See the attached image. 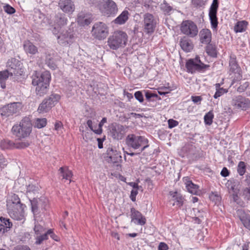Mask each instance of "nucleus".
<instances>
[{
  "label": "nucleus",
  "mask_w": 250,
  "mask_h": 250,
  "mask_svg": "<svg viewBox=\"0 0 250 250\" xmlns=\"http://www.w3.org/2000/svg\"><path fill=\"white\" fill-rule=\"evenodd\" d=\"M34 21L37 23L42 24L46 22L47 20L44 14L38 10L35 12L34 15Z\"/></svg>",
  "instance_id": "nucleus-33"
},
{
  "label": "nucleus",
  "mask_w": 250,
  "mask_h": 250,
  "mask_svg": "<svg viewBox=\"0 0 250 250\" xmlns=\"http://www.w3.org/2000/svg\"><path fill=\"white\" fill-rule=\"evenodd\" d=\"M231 104L235 109L246 110L250 107V101L242 96L234 97Z\"/></svg>",
  "instance_id": "nucleus-15"
},
{
  "label": "nucleus",
  "mask_w": 250,
  "mask_h": 250,
  "mask_svg": "<svg viewBox=\"0 0 250 250\" xmlns=\"http://www.w3.org/2000/svg\"><path fill=\"white\" fill-rule=\"evenodd\" d=\"M48 236L50 235V237L56 241L59 240V237L56 235L51 229H50L47 231Z\"/></svg>",
  "instance_id": "nucleus-60"
},
{
  "label": "nucleus",
  "mask_w": 250,
  "mask_h": 250,
  "mask_svg": "<svg viewBox=\"0 0 250 250\" xmlns=\"http://www.w3.org/2000/svg\"><path fill=\"white\" fill-rule=\"evenodd\" d=\"M32 83L36 86V91L38 95L42 96L46 94L51 81V74L49 71H45L41 73L35 72L32 75Z\"/></svg>",
  "instance_id": "nucleus-1"
},
{
  "label": "nucleus",
  "mask_w": 250,
  "mask_h": 250,
  "mask_svg": "<svg viewBox=\"0 0 250 250\" xmlns=\"http://www.w3.org/2000/svg\"><path fill=\"white\" fill-rule=\"evenodd\" d=\"M199 38L202 44H209L212 40V33L209 29L203 28L199 32Z\"/></svg>",
  "instance_id": "nucleus-22"
},
{
  "label": "nucleus",
  "mask_w": 250,
  "mask_h": 250,
  "mask_svg": "<svg viewBox=\"0 0 250 250\" xmlns=\"http://www.w3.org/2000/svg\"><path fill=\"white\" fill-rule=\"evenodd\" d=\"M130 217L131 222L134 224L144 226L146 222V217L139 211L136 210L134 208H130Z\"/></svg>",
  "instance_id": "nucleus-17"
},
{
  "label": "nucleus",
  "mask_w": 250,
  "mask_h": 250,
  "mask_svg": "<svg viewBox=\"0 0 250 250\" xmlns=\"http://www.w3.org/2000/svg\"><path fill=\"white\" fill-rule=\"evenodd\" d=\"M34 231L37 235L41 234L44 231L42 227L40 225H36L34 227Z\"/></svg>",
  "instance_id": "nucleus-62"
},
{
  "label": "nucleus",
  "mask_w": 250,
  "mask_h": 250,
  "mask_svg": "<svg viewBox=\"0 0 250 250\" xmlns=\"http://www.w3.org/2000/svg\"><path fill=\"white\" fill-rule=\"evenodd\" d=\"M209 199L215 204L220 203L221 200V196L217 192H212L209 195Z\"/></svg>",
  "instance_id": "nucleus-45"
},
{
  "label": "nucleus",
  "mask_w": 250,
  "mask_h": 250,
  "mask_svg": "<svg viewBox=\"0 0 250 250\" xmlns=\"http://www.w3.org/2000/svg\"><path fill=\"white\" fill-rule=\"evenodd\" d=\"M54 128L58 132V133L62 132L63 125L61 122L57 121L54 125Z\"/></svg>",
  "instance_id": "nucleus-57"
},
{
  "label": "nucleus",
  "mask_w": 250,
  "mask_h": 250,
  "mask_svg": "<svg viewBox=\"0 0 250 250\" xmlns=\"http://www.w3.org/2000/svg\"><path fill=\"white\" fill-rule=\"evenodd\" d=\"M218 5V0H213L212 3L209 8L208 13L211 27L213 30H217L218 24V18L217 17Z\"/></svg>",
  "instance_id": "nucleus-11"
},
{
  "label": "nucleus",
  "mask_w": 250,
  "mask_h": 250,
  "mask_svg": "<svg viewBox=\"0 0 250 250\" xmlns=\"http://www.w3.org/2000/svg\"><path fill=\"white\" fill-rule=\"evenodd\" d=\"M208 67L209 65L201 62L200 57L198 56L194 58L188 59L186 63L187 72L192 74L204 72Z\"/></svg>",
  "instance_id": "nucleus-6"
},
{
  "label": "nucleus",
  "mask_w": 250,
  "mask_h": 250,
  "mask_svg": "<svg viewBox=\"0 0 250 250\" xmlns=\"http://www.w3.org/2000/svg\"><path fill=\"white\" fill-rule=\"evenodd\" d=\"M4 11L8 14H13L15 13V9L9 4L3 6Z\"/></svg>",
  "instance_id": "nucleus-55"
},
{
  "label": "nucleus",
  "mask_w": 250,
  "mask_h": 250,
  "mask_svg": "<svg viewBox=\"0 0 250 250\" xmlns=\"http://www.w3.org/2000/svg\"><path fill=\"white\" fill-rule=\"evenodd\" d=\"M45 64L52 69H55L57 65L54 62L53 58L50 55H46L45 58Z\"/></svg>",
  "instance_id": "nucleus-42"
},
{
  "label": "nucleus",
  "mask_w": 250,
  "mask_h": 250,
  "mask_svg": "<svg viewBox=\"0 0 250 250\" xmlns=\"http://www.w3.org/2000/svg\"><path fill=\"white\" fill-rule=\"evenodd\" d=\"M20 105L19 103H13L3 106L0 108V114L5 117L12 116L19 111Z\"/></svg>",
  "instance_id": "nucleus-14"
},
{
  "label": "nucleus",
  "mask_w": 250,
  "mask_h": 250,
  "mask_svg": "<svg viewBox=\"0 0 250 250\" xmlns=\"http://www.w3.org/2000/svg\"><path fill=\"white\" fill-rule=\"evenodd\" d=\"M183 181L189 192L193 194H197L199 192V186L197 185L193 184L188 177H184Z\"/></svg>",
  "instance_id": "nucleus-26"
},
{
  "label": "nucleus",
  "mask_w": 250,
  "mask_h": 250,
  "mask_svg": "<svg viewBox=\"0 0 250 250\" xmlns=\"http://www.w3.org/2000/svg\"><path fill=\"white\" fill-rule=\"evenodd\" d=\"M241 222L246 228L250 230V215L249 214Z\"/></svg>",
  "instance_id": "nucleus-56"
},
{
  "label": "nucleus",
  "mask_w": 250,
  "mask_h": 250,
  "mask_svg": "<svg viewBox=\"0 0 250 250\" xmlns=\"http://www.w3.org/2000/svg\"><path fill=\"white\" fill-rule=\"evenodd\" d=\"M107 157L108 161L113 163H120L122 161V156L120 152L113 149L108 148L107 150Z\"/></svg>",
  "instance_id": "nucleus-23"
},
{
  "label": "nucleus",
  "mask_w": 250,
  "mask_h": 250,
  "mask_svg": "<svg viewBox=\"0 0 250 250\" xmlns=\"http://www.w3.org/2000/svg\"><path fill=\"white\" fill-rule=\"evenodd\" d=\"M249 86V82H245L241 84L237 88V91L239 92H243L245 91Z\"/></svg>",
  "instance_id": "nucleus-59"
},
{
  "label": "nucleus",
  "mask_w": 250,
  "mask_h": 250,
  "mask_svg": "<svg viewBox=\"0 0 250 250\" xmlns=\"http://www.w3.org/2000/svg\"><path fill=\"white\" fill-rule=\"evenodd\" d=\"M229 71L232 73H235L237 74L236 81L240 80L242 76L241 74V69L238 66V64L236 62V58L235 56H230V59L229 61Z\"/></svg>",
  "instance_id": "nucleus-21"
},
{
  "label": "nucleus",
  "mask_w": 250,
  "mask_h": 250,
  "mask_svg": "<svg viewBox=\"0 0 250 250\" xmlns=\"http://www.w3.org/2000/svg\"><path fill=\"white\" fill-rule=\"evenodd\" d=\"M214 115L212 110L209 111L204 116V122L207 125H210L213 122Z\"/></svg>",
  "instance_id": "nucleus-41"
},
{
  "label": "nucleus",
  "mask_w": 250,
  "mask_h": 250,
  "mask_svg": "<svg viewBox=\"0 0 250 250\" xmlns=\"http://www.w3.org/2000/svg\"><path fill=\"white\" fill-rule=\"evenodd\" d=\"M156 24V20L152 14L146 13L144 15L143 27L145 33L148 35H151L153 33Z\"/></svg>",
  "instance_id": "nucleus-10"
},
{
  "label": "nucleus",
  "mask_w": 250,
  "mask_h": 250,
  "mask_svg": "<svg viewBox=\"0 0 250 250\" xmlns=\"http://www.w3.org/2000/svg\"><path fill=\"white\" fill-rule=\"evenodd\" d=\"M248 25V22L245 21H242L237 22L234 26V31L235 32H243L246 31Z\"/></svg>",
  "instance_id": "nucleus-35"
},
{
  "label": "nucleus",
  "mask_w": 250,
  "mask_h": 250,
  "mask_svg": "<svg viewBox=\"0 0 250 250\" xmlns=\"http://www.w3.org/2000/svg\"><path fill=\"white\" fill-rule=\"evenodd\" d=\"M48 200L45 197H42L39 199L40 207L44 209H46L48 206Z\"/></svg>",
  "instance_id": "nucleus-50"
},
{
  "label": "nucleus",
  "mask_w": 250,
  "mask_h": 250,
  "mask_svg": "<svg viewBox=\"0 0 250 250\" xmlns=\"http://www.w3.org/2000/svg\"><path fill=\"white\" fill-rule=\"evenodd\" d=\"M60 99V95L57 94H51L48 98L46 99V100L48 102V105H50L51 108L54 106L59 102Z\"/></svg>",
  "instance_id": "nucleus-37"
},
{
  "label": "nucleus",
  "mask_w": 250,
  "mask_h": 250,
  "mask_svg": "<svg viewBox=\"0 0 250 250\" xmlns=\"http://www.w3.org/2000/svg\"><path fill=\"white\" fill-rule=\"evenodd\" d=\"M169 195L172 197V200L174 201L173 206L176 205L180 208L183 205L184 199L180 194L176 191H170Z\"/></svg>",
  "instance_id": "nucleus-31"
},
{
  "label": "nucleus",
  "mask_w": 250,
  "mask_h": 250,
  "mask_svg": "<svg viewBox=\"0 0 250 250\" xmlns=\"http://www.w3.org/2000/svg\"><path fill=\"white\" fill-rule=\"evenodd\" d=\"M23 49L25 53L32 55L38 53V49L32 42L29 41H25L23 42Z\"/></svg>",
  "instance_id": "nucleus-28"
},
{
  "label": "nucleus",
  "mask_w": 250,
  "mask_h": 250,
  "mask_svg": "<svg viewBox=\"0 0 250 250\" xmlns=\"http://www.w3.org/2000/svg\"><path fill=\"white\" fill-rule=\"evenodd\" d=\"M162 9L165 14H168L172 10V8L167 3L164 2L162 4Z\"/></svg>",
  "instance_id": "nucleus-52"
},
{
  "label": "nucleus",
  "mask_w": 250,
  "mask_h": 250,
  "mask_svg": "<svg viewBox=\"0 0 250 250\" xmlns=\"http://www.w3.org/2000/svg\"><path fill=\"white\" fill-rule=\"evenodd\" d=\"M9 76L11 75L7 69L0 71V83L2 88L4 89L6 87L5 81Z\"/></svg>",
  "instance_id": "nucleus-34"
},
{
  "label": "nucleus",
  "mask_w": 250,
  "mask_h": 250,
  "mask_svg": "<svg viewBox=\"0 0 250 250\" xmlns=\"http://www.w3.org/2000/svg\"><path fill=\"white\" fill-rule=\"evenodd\" d=\"M236 216L241 221L244 220L249 214H247L243 209H238L236 210Z\"/></svg>",
  "instance_id": "nucleus-49"
},
{
  "label": "nucleus",
  "mask_w": 250,
  "mask_h": 250,
  "mask_svg": "<svg viewBox=\"0 0 250 250\" xmlns=\"http://www.w3.org/2000/svg\"><path fill=\"white\" fill-rule=\"evenodd\" d=\"M241 194L245 200H250V187L243 188Z\"/></svg>",
  "instance_id": "nucleus-46"
},
{
  "label": "nucleus",
  "mask_w": 250,
  "mask_h": 250,
  "mask_svg": "<svg viewBox=\"0 0 250 250\" xmlns=\"http://www.w3.org/2000/svg\"><path fill=\"white\" fill-rule=\"evenodd\" d=\"M134 97L140 103L143 102L144 97L142 92L141 91H136L134 94Z\"/></svg>",
  "instance_id": "nucleus-58"
},
{
  "label": "nucleus",
  "mask_w": 250,
  "mask_h": 250,
  "mask_svg": "<svg viewBox=\"0 0 250 250\" xmlns=\"http://www.w3.org/2000/svg\"><path fill=\"white\" fill-rule=\"evenodd\" d=\"M47 120L46 118H37L35 123V127L38 128H42L46 126Z\"/></svg>",
  "instance_id": "nucleus-43"
},
{
  "label": "nucleus",
  "mask_w": 250,
  "mask_h": 250,
  "mask_svg": "<svg viewBox=\"0 0 250 250\" xmlns=\"http://www.w3.org/2000/svg\"><path fill=\"white\" fill-rule=\"evenodd\" d=\"M32 211L35 214L37 212L38 209L40 207V203H39V199H33L30 200Z\"/></svg>",
  "instance_id": "nucleus-44"
},
{
  "label": "nucleus",
  "mask_w": 250,
  "mask_h": 250,
  "mask_svg": "<svg viewBox=\"0 0 250 250\" xmlns=\"http://www.w3.org/2000/svg\"><path fill=\"white\" fill-rule=\"evenodd\" d=\"M207 45L206 48L207 53L210 56L216 57L217 56V51L215 46L210 44V43Z\"/></svg>",
  "instance_id": "nucleus-39"
},
{
  "label": "nucleus",
  "mask_w": 250,
  "mask_h": 250,
  "mask_svg": "<svg viewBox=\"0 0 250 250\" xmlns=\"http://www.w3.org/2000/svg\"><path fill=\"white\" fill-rule=\"evenodd\" d=\"M237 171L239 175L243 176L246 171V163L243 161H240L237 165Z\"/></svg>",
  "instance_id": "nucleus-40"
},
{
  "label": "nucleus",
  "mask_w": 250,
  "mask_h": 250,
  "mask_svg": "<svg viewBox=\"0 0 250 250\" xmlns=\"http://www.w3.org/2000/svg\"><path fill=\"white\" fill-rule=\"evenodd\" d=\"M6 67L11 76H21L23 72L21 62L15 58L9 59L7 62Z\"/></svg>",
  "instance_id": "nucleus-9"
},
{
  "label": "nucleus",
  "mask_w": 250,
  "mask_h": 250,
  "mask_svg": "<svg viewBox=\"0 0 250 250\" xmlns=\"http://www.w3.org/2000/svg\"><path fill=\"white\" fill-rule=\"evenodd\" d=\"M110 132L113 139L119 140L124 138L125 133V129L123 125L118 124L113 125Z\"/></svg>",
  "instance_id": "nucleus-20"
},
{
  "label": "nucleus",
  "mask_w": 250,
  "mask_h": 250,
  "mask_svg": "<svg viewBox=\"0 0 250 250\" xmlns=\"http://www.w3.org/2000/svg\"><path fill=\"white\" fill-rule=\"evenodd\" d=\"M192 3L195 7L204 6L206 4L204 0H192Z\"/></svg>",
  "instance_id": "nucleus-53"
},
{
  "label": "nucleus",
  "mask_w": 250,
  "mask_h": 250,
  "mask_svg": "<svg viewBox=\"0 0 250 250\" xmlns=\"http://www.w3.org/2000/svg\"><path fill=\"white\" fill-rule=\"evenodd\" d=\"M180 45L182 49L186 52H190L193 49V44L186 37L181 39Z\"/></svg>",
  "instance_id": "nucleus-32"
},
{
  "label": "nucleus",
  "mask_w": 250,
  "mask_h": 250,
  "mask_svg": "<svg viewBox=\"0 0 250 250\" xmlns=\"http://www.w3.org/2000/svg\"><path fill=\"white\" fill-rule=\"evenodd\" d=\"M59 7L66 14H72L75 10V6L72 0H60Z\"/></svg>",
  "instance_id": "nucleus-18"
},
{
  "label": "nucleus",
  "mask_w": 250,
  "mask_h": 250,
  "mask_svg": "<svg viewBox=\"0 0 250 250\" xmlns=\"http://www.w3.org/2000/svg\"><path fill=\"white\" fill-rule=\"evenodd\" d=\"M59 174L62 180H68L69 183L71 182V178L73 176V173L68 167L64 166L60 167L58 170Z\"/></svg>",
  "instance_id": "nucleus-27"
},
{
  "label": "nucleus",
  "mask_w": 250,
  "mask_h": 250,
  "mask_svg": "<svg viewBox=\"0 0 250 250\" xmlns=\"http://www.w3.org/2000/svg\"><path fill=\"white\" fill-rule=\"evenodd\" d=\"M194 146L190 144L185 145L181 149V152L183 154L181 155L184 157L186 155L193 154Z\"/></svg>",
  "instance_id": "nucleus-36"
},
{
  "label": "nucleus",
  "mask_w": 250,
  "mask_h": 250,
  "mask_svg": "<svg viewBox=\"0 0 250 250\" xmlns=\"http://www.w3.org/2000/svg\"><path fill=\"white\" fill-rule=\"evenodd\" d=\"M125 143L129 147L134 149L141 148V152L148 146V140L143 136L129 134L126 138Z\"/></svg>",
  "instance_id": "nucleus-5"
},
{
  "label": "nucleus",
  "mask_w": 250,
  "mask_h": 250,
  "mask_svg": "<svg viewBox=\"0 0 250 250\" xmlns=\"http://www.w3.org/2000/svg\"><path fill=\"white\" fill-rule=\"evenodd\" d=\"M97 6L103 15L115 17L118 12L117 3L113 0H100Z\"/></svg>",
  "instance_id": "nucleus-4"
},
{
  "label": "nucleus",
  "mask_w": 250,
  "mask_h": 250,
  "mask_svg": "<svg viewBox=\"0 0 250 250\" xmlns=\"http://www.w3.org/2000/svg\"><path fill=\"white\" fill-rule=\"evenodd\" d=\"M48 238V237L47 232H46L45 233H43L42 235H41V234L39 236H37L36 238V244H41L43 241L47 240Z\"/></svg>",
  "instance_id": "nucleus-48"
},
{
  "label": "nucleus",
  "mask_w": 250,
  "mask_h": 250,
  "mask_svg": "<svg viewBox=\"0 0 250 250\" xmlns=\"http://www.w3.org/2000/svg\"><path fill=\"white\" fill-rule=\"evenodd\" d=\"M29 146V144L27 142L15 143L8 139H4L0 142V147L2 149H22Z\"/></svg>",
  "instance_id": "nucleus-13"
},
{
  "label": "nucleus",
  "mask_w": 250,
  "mask_h": 250,
  "mask_svg": "<svg viewBox=\"0 0 250 250\" xmlns=\"http://www.w3.org/2000/svg\"><path fill=\"white\" fill-rule=\"evenodd\" d=\"M25 208V205L17 207L7 208V213L14 220L24 221L25 220L24 208Z\"/></svg>",
  "instance_id": "nucleus-12"
},
{
  "label": "nucleus",
  "mask_w": 250,
  "mask_h": 250,
  "mask_svg": "<svg viewBox=\"0 0 250 250\" xmlns=\"http://www.w3.org/2000/svg\"><path fill=\"white\" fill-rule=\"evenodd\" d=\"M129 13L127 10H124L122 13L115 19L113 22L117 25H123L128 21L129 16Z\"/></svg>",
  "instance_id": "nucleus-29"
},
{
  "label": "nucleus",
  "mask_w": 250,
  "mask_h": 250,
  "mask_svg": "<svg viewBox=\"0 0 250 250\" xmlns=\"http://www.w3.org/2000/svg\"><path fill=\"white\" fill-rule=\"evenodd\" d=\"M178 122L173 119H169L168 120V125L169 128H172L178 125Z\"/></svg>",
  "instance_id": "nucleus-61"
},
{
  "label": "nucleus",
  "mask_w": 250,
  "mask_h": 250,
  "mask_svg": "<svg viewBox=\"0 0 250 250\" xmlns=\"http://www.w3.org/2000/svg\"><path fill=\"white\" fill-rule=\"evenodd\" d=\"M145 97L146 98V99L148 101L150 102L152 101V100L151 99L152 98H157L158 96L157 94H154L149 91H145Z\"/></svg>",
  "instance_id": "nucleus-54"
},
{
  "label": "nucleus",
  "mask_w": 250,
  "mask_h": 250,
  "mask_svg": "<svg viewBox=\"0 0 250 250\" xmlns=\"http://www.w3.org/2000/svg\"><path fill=\"white\" fill-rule=\"evenodd\" d=\"M48 104V102L46 99L43 100L42 103L39 106L38 109L39 112L42 113L48 112L51 108Z\"/></svg>",
  "instance_id": "nucleus-38"
},
{
  "label": "nucleus",
  "mask_w": 250,
  "mask_h": 250,
  "mask_svg": "<svg viewBox=\"0 0 250 250\" xmlns=\"http://www.w3.org/2000/svg\"><path fill=\"white\" fill-rule=\"evenodd\" d=\"M77 21L80 26L89 25L91 22V19L89 15L82 12L78 14Z\"/></svg>",
  "instance_id": "nucleus-30"
},
{
  "label": "nucleus",
  "mask_w": 250,
  "mask_h": 250,
  "mask_svg": "<svg viewBox=\"0 0 250 250\" xmlns=\"http://www.w3.org/2000/svg\"><path fill=\"white\" fill-rule=\"evenodd\" d=\"M67 23V19L64 14L62 13L56 14L54 18V24L52 25V26H54L52 31L53 34L55 35L57 34L59 32V28L65 25Z\"/></svg>",
  "instance_id": "nucleus-16"
},
{
  "label": "nucleus",
  "mask_w": 250,
  "mask_h": 250,
  "mask_svg": "<svg viewBox=\"0 0 250 250\" xmlns=\"http://www.w3.org/2000/svg\"><path fill=\"white\" fill-rule=\"evenodd\" d=\"M32 128V125L30 119L25 117L19 124H16L13 126L11 132L18 140H21L30 135Z\"/></svg>",
  "instance_id": "nucleus-2"
},
{
  "label": "nucleus",
  "mask_w": 250,
  "mask_h": 250,
  "mask_svg": "<svg viewBox=\"0 0 250 250\" xmlns=\"http://www.w3.org/2000/svg\"><path fill=\"white\" fill-rule=\"evenodd\" d=\"M228 92V90L223 88H221V89H217L216 90V92L213 96V97L215 99H217L218 97L221 96L225 93Z\"/></svg>",
  "instance_id": "nucleus-51"
},
{
  "label": "nucleus",
  "mask_w": 250,
  "mask_h": 250,
  "mask_svg": "<svg viewBox=\"0 0 250 250\" xmlns=\"http://www.w3.org/2000/svg\"><path fill=\"white\" fill-rule=\"evenodd\" d=\"M13 224L10 219L2 217H0V234L8 231L12 228Z\"/></svg>",
  "instance_id": "nucleus-25"
},
{
  "label": "nucleus",
  "mask_w": 250,
  "mask_h": 250,
  "mask_svg": "<svg viewBox=\"0 0 250 250\" xmlns=\"http://www.w3.org/2000/svg\"><path fill=\"white\" fill-rule=\"evenodd\" d=\"M109 33L108 27L103 22L95 23L92 29V36L98 40H103L106 38Z\"/></svg>",
  "instance_id": "nucleus-8"
},
{
  "label": "nucleus",
  "mask_w": 250,
  "mask_h": 250,
  "mask_svg": "<svg viewBox=\"0 0 250 250\" xmlns=\"http://www.w3.org/2000/svg\"><path fill=\"white\" fill-rule=\"evenodd\" d=\"M138 190H137V189H132L131 191L130 198L131 200L133 202H135L136 201V197L138 193Z\"/></svg>",
  "instance_id": "nucleus-63"
},
{
  "label": "nucleus",
  "mask_w": 250,
  "mask_h": 250,
  "mask_svg": "<svg viewBox=\"0 0 250 250\" xmlns=\"http://www.w3.org/2000/svg\"><path fill=\"white\" fill-rule=\"evenodd\" d=\"M73 38L74 35L71 30L63 32L57 36L58 43L62 46H66L72 43Z\"/></svg>",
  "instance_id": "nucleus-19"
},
{
  "label": "nucleus",
  "mask_w": 250,
  "mask_h": 250,
  "mask_svg": "<svg viewBox=\"0 0 250 250\" xmlns=\"http://www.w3.org/2000/svg\"><path fill=\"white\" fill-rule=\"evenodd\" d=\"M25 205L21 202V199L18 195L15 193H12L8 195L6 200V207H17Z\"/></svg>",
  "instance_id": "nucleus-24"
},
{
  "label": "nucleus",
  "mask_w": 250,
  "mask_h": 250,
  "mask_svg": "<svg viewBox=\"0 0 250 250\" xmlns=\"http://www.w3.org/2000/svg\"><path fill=\"white\" fill-rule=\"evenodd\" d=\"M106 118L105 117L103 118L99 124L98 128L97 129V130H94V132L97 134H101L103 131L102 126H103L104 124L106 122Z\"/></svg>",
  "instance_id": "nucleus-47"
},
{
  "label": "nucleus",
  "mask_w": 250,
  "mask_h": 250,
  "mask_svg": "<svg viewBox=\"0 0 250 250\" xmlns=\"http://www.w3.org/2000/svg\"><path fill=\"white\" fill-rule=\"evenodd\" d=\"M180 28L183 34L189 38H193L196 37L199 32L197 24L191 20L183 21Z\"/></svg>",
  "instance_id": "nucleus-7"
},
{
  "label": "nucleus",
  "mask_w": 250,
  "mask_h": 250,
  "mask_svg": "<svg viewBox=\"0 0 250 250\" xmlns=\"http://www.w3.org/2000/svg\"><path fill=\"white\" fill-rule=\"evenodd\" d=\"M168 246L165 242H160L159 244L158 250H168Z\"/></svg>",
  "instance_id": "nucleus-64"
},
{
  "label": "nucleus",
  "mask_w": 250,
  "mask_h": 250,
  "mask_svg": "<svg viewBox=\"0 0 250 250\" xmlns=\"http://www.w3.org/2000/svg\"><path fill=\"white\" fill-rule=\"evenodd\" d=\"M127 39L128 36L125 32L115 31L108 38L107 45L110 49L117 50L126 45Z\"/></svg>",
  "instance_id": "nucleus-3"
}]
</instances>
